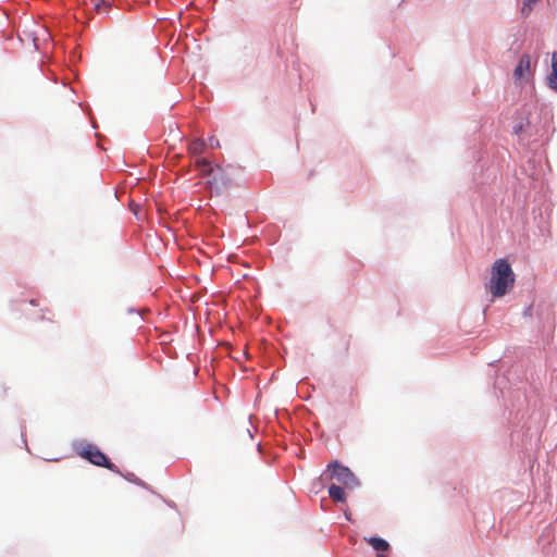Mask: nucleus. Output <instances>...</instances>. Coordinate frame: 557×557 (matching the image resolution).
Wrapping results in <instances>:
<instances>
[{"label": "nucleus", "mask_w": 557, "mask_h": 557, "mask_svg": "<svg viewBox=\"0 0 557 557\" xmlns=\"http://www.w3.org/2000/svg\"><path fill=\"white\" fill-rule=\"evenodd\" d=\"M350 339L351 335H347L343 338V350L345 354H347L349 350Z\"/></svg>", "instance_id": "obj_12"}, {"label": "nucleus", "mask_w": 557, "mask_h": 557, "mask_svg": "<svg viewBox=\"0 0 557 557\" xmlns=\"http://www.w3.org/2000/svg\"><path fill=\"white\" fill-rule=\"evenodd\" d=\"M515 285V273L509 262L497 259L491 268V278L486 288L494 298L505 296Z\"/></svg>", "instance_id": "obj_1"}, {"label": "nucleus", "mask_w": 557, "mask_h": 557, "mask_svg": "<svg viewBox=\"0 0 557 557\" xmlns=\"http://www.w3.org/2000/svg\"><path fill=\"white\" fill-rule=\"evenodd\" d=\"M326 472L330 473V479L336 481L338 484H342L344 487L352 488L357 483L356 476L354 473L345 466L338 463L337 461L330 463Z\"/></svg>", "instance_id": "obj_3"}, {"label": "nucleus", "mask_w": 557, "mask_h": 557, "mask_svg": "<svg viewBox=\"0 0 557 557\" xmlns=\"http://www.w3.org/2000/svg\"><path fill=\"white\" fill-rule=\"evenodd\" d=\"M205 143L200 139H196L190 143L188 150L193 156L201 154L205 151Z\"/></svg>", "instance_id": "obj_8"}, {"label": "nucleus", "mask_w": 557, "mask_h": 557, "mask_svg": "<svg viewBox=\"0 0 557 557\" xmlns=\"http://www.w3.org/2000/svg\"><path fill=\"white\" fill-rule=\"evenodd\" d=\"M531 73V59L529 54H523L518 65L516 66L513 71V77L517 81H527Z\"/></svg>", "instance_id": "obj_4"}, {"label": "nucleus", "mask_w": 557, "mask_h": 557, "mask_svg": "<svg viewBox=\"0 0 557 557\" xmlns=\"http://www.w3.org/2000/svg\"><path fill=\"white\" fill-rule=\"evenodd\" d=\"M74 449L79 457L88 460L90 463L119 473L116 466L110 462L107 456L96 445L90 443H77L74 445Z\"/></svg>", "instance_id": "obj_2"}, {"label": "nucleus", "mask_w": 557, "mask_h": 557, "mask_svg": "<svg viewBox=\"0 0 557 557\" xmlns=\"http://www.w3.org/2000/svg\"><path fill=\"white\" fill-rule=\"evenodd\" d=\"M537 2L539 0H524L521 8V13L523 15H529Z\"/></svg>", "instance_id": "obj_10"}, {"label": "nucleus", "mask_w": 557, "mask_h": 557, "mask_svg": "<svg viewBox=\"0 0 557 557\" xmlns=\"http://www.w3.org/2000/svg\"><path fill=\"white\" fill-rule=\"evenodd\" d=\"M366 541L373 547V549H375L377 552H385L389 547V544L385 540L380 539V537L372 536V537L366 539Z\"/></svg>", "instance_id": "obj_7"}, {"label": "nucleus", "mask_w": 557, "mask_h": 557, "mask_svg": "<svg viewBox=\"0 0 557 557\" xmlns=\"http://www.w3.org/2000/svg\"><path fill=\"white\" fill-rule=\"evenodd\" d=\"M329 495L334 502L342 503L346 499L344 486L337 484H331L329 486Z\"/></svg>", "instance_id": "obj_5"}, {"label": "nucleus", "mask_w": 557, "mask_h": 557, "mask_svg": "<svg viewBox=\"0 0 557 557\" xmlns=\"http://www.w3.org/2000/svg\"><path fill=\"white\" fill-rule=\"evenodd\" d=\"M196 168L202 173V174H210L213 172V168L211 163L206 159H199L196 161Z\"/></svg>", "instance_id": "obj_9"}, {"label": "nucleus", "mask_w": 557, "mask_h": 557, "mask_svg": "<svg viewBox=\"0 0 557 557\" xmlns=\"http://www.w3.org/2000/svg\"><path fill=\"white\" fill-rule=\"evenodd\" d=\"M97 12H104L109 9L110 4L106 0H92Z\"/></svg>", "instance_id": "obj_11"}, {"label": "nucleus", "mask_w": 557, "mask_h": 557, "mask_svg": "<svg viewBox=\"0 0 557 557\" xmlns=\"http://www.w3.org/2000/svg\"><path fill=\"white\" fill-rule=\"evenodd\" d=\"M209 145H210L211 148H219L220 147V141H219V139L216 137L211 136L209 138Z\"/></svg>", "instance_id": "obj_13"}, {"label": "nucleus", "mask_w": 557, "mask_h": 557, "mask_svg": "<svg viewBox=\"0 0 557 557\" xmlns=\"http://www.w3.org/2000/svg\"><path fill=\"white\" fill-rule=\"evenodd\" d=\"M376 557H386V555L377 554Z\"/></svg>", "instance_id": "obj_14"}, {"label": "nucleus", "mask_w": 557, "mask_h": 557, "mask_svg": "<svg viewBox=\"0 0 557 557\" xmlns=\"http://www.w3.org/2000/svg\"><path fill=\"white\" fill-rule=\"evenodd\" d=\"M548 85L557 90V52H554L552 57V73L548 76Z\"/></svg>", "instance_id": "obj_6"}]
</instances>
